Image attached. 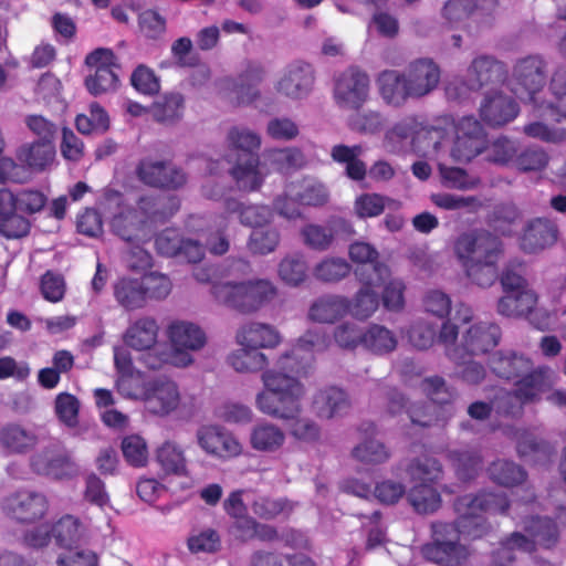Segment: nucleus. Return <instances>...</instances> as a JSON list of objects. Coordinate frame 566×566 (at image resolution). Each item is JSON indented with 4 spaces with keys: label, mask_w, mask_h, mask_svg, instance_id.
<instances>
[{
    "label": "nucleus",
    "mask_w": 566,
    "mask_h": 566,
    "mask_svg": "<svg viewBox=\"0 0 566 566\" xmlns=\"http://www.w3.org/2000/svg\"><path fill=\"white\" fill-rule=\"evenodd\" d=\"M501 338V329L494 323H476L463 336L462 349L470 355L484 354L495 347Z\"/></svg>",
    "instance_id": "32"
},
{
    "label": "nucleus",
    "mask_w": 566,
    "mask_h": 566,
    "mask_svg": "<svg viewBox=\"0 0 566 566\" xmlns=\"http://www.w3.org/2000/svg\"><path fill=\"white\" fill-rule=\"evenodd\" d=\"M168 347L150 353L145 365L150 369H159L165 365L186 368L195 363L192 353L201 350L207 344L205 331L196 323L187 319H172L165 327Z\"/></svg>",
    "instance_id": "3"
},
{
    "label": "nucleus",
    "mask_w": 566,
    "mask_h": 566,
    "mask_svg": "<svg viewBox=\"0 0 566 566\" xmlns=\"http://www.w3.org/2000/svg\"><path fill=\"white\" fill-rule=\"evenodd\" d=\"M305 163L304 154L295 147L273 148L263 153V165L280 172L302 168Z\"/></svg>",
    "instance_id": "44"
},
{
    "label": "nucleus",
    "mask_w": 566,
    "mask_h": 566,
    "mask_svg": "<svg viewBox=\"0 0 566 566\" xmlns=\"http://www.w3.org/2000/svg\"><path fill=\"white\" fill-rule=\"evenodd\" d=\"M363 345L376 354H387L397 347V338L385 326L374 324L364 333Z\"/></svg>",
    "instance_id": "52"
},
{
    "label": "nucleus",
    "mask_w": 566,
    "mask_h": 566,
    "mask_svg": "<svg viewBox=\"0 0 566 566\" xmlns=\"http://www.w3.org/2000/svg\"><path fill=\"white\" fill-rule=\"evenodd\" d=\"M489 367L499 378L511 380L530 371L532 361L514 352L497 350L490 356Z\"/></svg>",
    "instance_id": "33"
},
{
    "label": "nucleus",
    "mask_w": 566,
    "mask_h": 566,
    "mask_svg": "<svg viewBox=\"0 0 566 566\" xmlns=\"http://www.w3.org/2000/svg\"><path fill=\"white\" fill-rule=\"evenodd\" d=\"M265 70L259 63H248L239 76L238 99L242 104H250L260 96L258 85L264 80Z\"/></svg>",
    "instance_id": "47"
},
{
    "label": "nucleus",
    "mask_w": 566,
    "mask_h": 566,
    "mask_svg": "<svg viewBox=\"0 0 566 566\" xmlns=\"http://www.w3.org/2000/svg\"><path fill=\"white\" fill-rule=\"evenodd\" d=\"M114 364L119 374L116 381L118 391L125 397H137V394L130 388L135 379L133 378L134 366L129 352L124 348L115 347Z\"/></svg>",
    "instance_id": "54"
},
{
    "label": "nucleus",
    "mask_w": 566,
    "mask_h": 566,
    "mask_svg": "<svg viewBox=\"0 0 566 566\" xmlns=\"http://www.w3.org/2000/svg\"><path fill=\"white\" fill-rule=\"evenodd\" d=\"M516 151L514 143L506 137H500L489 145L480 122L472 116H462V161H470L485 153L488 161L506 166L514 164Z\"/></svg>",
    "instance_id": "7"
},
{
    "label": "nucleus",
    "mask_w": 566,
    "mask_h": 566,
    "mask_svg": "<svg viewBox=\"0 0 566 566\" xmlns=\"http://www.w3.org/2000/svg\"><path fill=\"white\" fill-rule=\"evenodd\" d=\"M385 125V118L377 111H363L352 114L347 119L349 129L366 134L374 135L379 133Z\"/></svg>",
    "instance_id": "61"
},
{
    "label": "nucleus",
    "mask_w": 566,
    "mask_h": 566,
    "mask_svg": "<svg viewBox=\"0 0 566 566\" xmlns=\"http://www.w3.org/2000/svg\"><path fill=\"white\" fill-rule=\"evenodd\" d=\"M537 305V295L531 289L505 292L497 302L499 314L506 317H522Z\"/></svg>",
    "instance_id": "40"
},
{
    "label": "nucleus",
    "mask_w": 566,
    "mask_h": 566,
    "mask_svg": "<svg viewBox=\"0 0 566 566\" xmlns=\"http://www.w3.org/2000/svg\"><path fill=\"white\" fill-rule=\"evenodd\" d=\"M4 514L21 523H32L44 516L46 497L36 491L23 489L6 496L1 502Z\"/></svg>",
    "instance_id": "18"
},
{
    "label": "nucleus",
    "mask_w": 566,
    "mask_h": 566,
    "mask_svg": "<svg viewBox=\"0 0 566 566\" xmlns=\"http://www.w3.org/2000/svg\"><path fill=\"white\" fill-rule=\"evenodd\" d=\"M369 94V76L356 67L345 70L335 78L333 97L339 108L358 111L368 101Z\"/></svg>",
    "instance_id": "14"
},
{
    "label": "nucleus",
    "mask_w": 566,
    "mask_h": 566,
    "mask_svg": "<svg viewBox=\"0 0 566 566\" xmlns=\"http://www.w3.org/2000/svg\"><path fill=\"white\" fill-rule=\"evenodd\" d=\"M227 361L238 373H263L269 366V358L263 352L245 346L232 350Z\"/></svg>",
    "instance_id": "42"
},
{
    "label": "nucleus",
    "mask_w": 566,
    "mask_h": 566,
    "mask_svg": "<svg viewBox=\"0 0 566 566\" xmlns=\"http://www.w3.org/2000/svg\"><path fill=\"white\" fill-rule=\"evenodd\" d=\"M516 451L521 458H531L534 461L548 459L554 452L549 442L530 432H523L517 438Z\"/></svg>",
    "instance_id": "55"
},
{
    "label": "nucleus",
    "mask_w": 566,
    "mask_h": 566,
    "mask_svg": "<svg viewBox=\"0 0 566 566\" xmlns=\"http://www.w3.org/2000/svg\"><path fill=\"white\" fill-rule=\"evenodd\" d=\"M520 113L516 101L501 92L485 96L480 106V116L491 127H501L512 122Z\"/></svg>",
    "instance_id": "25"
},
{
    "label": "nucleus",
    "mask_w": 566,
    "mask_h": 566,
    "mask_svg": "<svg viewBox=\"0 0 566 566\" xmlns=\"http://www.w3.org/2000/svg\"><path fill=\"white\" fill-rule=\"evenodd\" d=\"M513 78L516 85L514 88L515 94L521 99L535 103V95L546 84V62L539 55H528L520 59L514 65Z\"/></svg>",
    "instance_id": "17"
},
{
    "label": "nucleus",
    "mask_w": 566,
    "mask_h": 566,
    "mask_svg": "<svg viewBox=\"0 0 566 566\" xmlns=\"http://www.w3.org/2000/svg\"><path fill=\"white\" fill-rule=\"evenodd\" d=\"M196 441L205 453L217 459L228 460L243 453V446L238 437L220 424L200 426L196 431Z\"/></svg>",
    "instance_id": "15"
},
{
    "label": "nucleus",
    "mask_w": 566,
    "mask_h": 566,
    "mask_svg": "<svg viewBox=\"0 0 566 566\" xmlns=\"http://www.w3.org/2000/svg\"><path fill=\"white\" fill-rule=\"evenodd\" d=\"M350 402L347 394L335 386L324 387L313 397V409L321 419H332L347 412Z\"/></svg>",
    "instance_id": "29"
},
{
    "label": "nucleus",
    "mask_w": 566,
    "mask_h": 566,
    "mask_svg": "<svg viewBox=\"0 0 566 566\" xmlns=\"http://www.w3.org/2000/svg\"><path fill=\"white\" fill-rule=\"evenodd\" d=\"M391 199L375 192H366L356 197L353 210L357 218L367 219L380 216Z\"/></svg>",
    "instance_id": "56"
},
{
    "label": "nucleus",
    "mask_w": 566,
    "mask_h": 566,
    "mask_svg": "<svg viewBox=\"0 0 566 566\" xmlns=\"http://www.w3.org/2000/svg\"><path fill=\"white\" fill-rule=\"evenodd\" d=\"M488 474L492 482L504 488L517 486L527 479L523 467L504 459L493 461L488 468Z\"/></svg>",
    "instance_id": "43"
},
{
    "label": "nucleus",
    "mask_w": 566,
    "mask_h": 566,
    "mask_svg": "<svg viewBox=\"0 0 566 566\" xmlns=\"http://www.w3.org/2000/svg\"><path fill=\"white\" fill-rule=\"evenodd\" d=\"M422 390L430 397L431 401L426 405H413L408 409L412 423L421 427H430L444 422L451 412L446 403L452 398V392L440 377H431L421 381Z\"/></svg>",
    "instance_id": "12"
},
{
    "label": "nucleus",
    "mask_w": 566,
    "mask_h": 566,
    "mask_svg": "<svg viewBox=\"0 0 566 566\" xmlns=\"http://www.w3.org/2000/svg\"><path fill=\"white\" fill-rule=\"evenodd\" d=\"M434 539L422 548L423 556L440 566H458L460 562V527L457 523L433 526Z\"/></svg>",
    "instance_id": "16"
},
{
    "label": "nucleus",
    "mask_w": 566,
    "mask_h": 566,
    "mask_svg": "<svg viewBox=\"0 0 566 566\" xmlns=\"http://www.w3.org/2000/svg\"><path fill=\"white\" fill-rule=\"evenodd\" d=\"M468 73L474 76V80H469L467 84L470 90H478L491 83L502 82L506 75L504 64L486 55L476 57Z\"/></svg>",
    "instance_id": "36"
},
{
    "label": "nucleus",
    "mask_w": 566,
    "mask_h": 566,
    "mask_svg": "<svg viewBox=\"0 0 566 566\" xmlns=\"http://www.w3.org/2000/svg\"><path fill=\"white\" fill-rule=\"evenodd\" d=\"M361 287L349 300L348 313L356 319L365 321L371 317L379 307L375 286L380 285L389 276V268L386 264H376L373 268V274H368L365 269H357L355 272Z\"/></svg>",
    "instance_id": "13"
},
{
    "label": "nucleus",
    "mask_w": 566,
    "mask_h": 566,
    "mask_svg": "<svg viewBox=\"0 0 566 566\" xmlns=\"http://www.w3.org/2000/svg\"><path fill=\"white\" fill-rule=\"evenodd\" d=\"M465 512L462 513V537L475 539L485 535L489 524L484 514L505 515L510 509L509 496L503 492L480 491L472 497H462Z\"/></svg>",
    "instance_id": "8"
},
{
    "label": "nucleus",
    "mask_w": 566,
    "mask_h": 566,
    "mask_svg": "<svg viewBox=\"0 0 566 566\" xmlns=\"http://www.w3.org/2000/svg\"><path fill=\"white\" fill-rule=\"evenodd\" d=\"M307 262L303 254L292 253L284 256L279 263L277 274L290 286H298L307 277Z\"/></svg>",
    "instance_id": "50"
},
{
    "label": "nucleus",
    "mask_w": 566,
    "mask_h": 566,
    "mask_svg": "<svg viewBox=\"0 0 566 566\" xmlns=\"http://www.w3.org/2000/svg\"><path fill=\"white\" fill-rule=\"evenodd\" d=\"M52 532L56 543L66 551L81 538L83 530L78 518L65 515L57 521Z\"/></svg>",
    "instance_id": "60"
},
{
    "label": "nucleus",
    "mask_w": 566,
    "mask_h": 566,
    "mask_svg": "<svg viewBox=\"0 0 566 566\" xmlns=\"http://www.w3.org/2000/svg\"><path fill=\"white\" fill-rule=\"evenodd\" d=\"M101 206L106 212L116 211L112 218L113 231L127 242H136L128 251L127 262L134 270H145L151 265V255L144 250L139 243L150 239L151 229L148 222L157 219L158 214L167 216L161 211V200L153 198H142L138 202V210H132L124 207V200L120 192L114 189H105ZM178 209V202L174 200L168 214H172Z\"/></svg>",
    "instance_id": "2"
},
{
    "label": "nucleus",
    "mask_w": 566,
    "mask_h": 566,
    "mask_svg": "<svg viewBox=\"0 0 566 566\" xmlns=\"http://www.w3.org/2000/svg\"><path fill=\"white\" fill-rule=\"evenodd\" d=\"M314 83L313 66L303 61H295L280 73L274 88L280 95L293 101H300L311 94Z\"/></svg>",
    "instance_id": "19"
},
{
    "label": "nucleus",
    "mask_w": 566,
    "mask_h": 566,
    "mask_svg": "<svg viewBox=\"0 0 566 566\" xmlns=\"http://www.w3.org/2000/svg\"><path fill=\"white\" fill-rule=\"evenodd\" d=\"M549 90L556 98L547 105L549 116L557 123L566 120V67H559L554 72Z\"/></svg>",
    "instance_id": "51"
},
{
    "label": "nucleus",
    "mask_w": 566,
    "mask_h": 566,
    "mask_svg": "<svg viewBox=\"0 0 566 566\" xmlns=\"http://www.w3.org/2000/svg\"><path fill=\"white\" fill-rule=\"evenodd\" d=\"M286 441L284 430L274 422L262 419L254 423L249 432L251 449L262 453H274L282 449Z\"/></svg>",
    "instance_id": "28"
},
{
    "label": "nucleus",
    "mask_w": 566,
    "mask_h": 566,
    "mask_svg": "<svg viewBox=\"0 0 566 566\" xmlns=\"http://www.w3.org/2000/svg\"><path fill=\"white\" fill-rule=\"evenodd\" d=\"M262 166L264 165L256 157H249L244 161L238 160L230 174L240 190L255 191L263 185L266 176Z\"/></svg>",
    "instance_id": "39"
},
{
    "label": "nucleus",
    "mask_w": 566,
    "mask_h": 566,
    "mask_svg": "<svg viewBox=\"0 0 566 566\" xmlns=\"http://www.w3.org/2000/svg\"><path fill=\"white\" fill-rule=\"evenodd\" d=\"M349 310V300L343 295L326 294L313 301L307 316L319 324H333L343 318Z\"/></svg>",
    "instance_id": "30"
},
{
    "label": "nucleus",
    "mask_w": 566,
    "mask_h": 566,
    "mask_svg": "<svg viewBox=\"0 0 566 566\" xmlns=\"http://www.w3.org/2000/svg\"><path fill=\"white\" fill-rule=\"evenodd\" d=\"M114 296L118 304L128 311L142 308L147 302L142 280H118L114 285Z\"/></svg>",
    "instance_id": "46"
},
{
    "label": "nucleus",
    "mask_w": 566,
    "mask_h": 566,
    "mask_svg": "<svg viewBox=\"0 0 566 566\" xmlns=\"http://www.w3.org/2000/svg\"><path fill=\"white\" fill-rule=\"evenodd\" d=\"M210 294L219 305L252 314L272 302L277 295V289L268 279L239 281L230 274L229 277L214 282Z\"/></svg>",
    "instance_id": "4"
},
{
    "label": "nucleus",
    "mask_w": 566,
    "mask_h": 566,
    "mask_svg": "<svg viewBox=\"0 0 566 566\" xmlns=\"http://www.w3.org/2000/svg\"><path fill=\"white\" fill-rule=\"evenodd\" d=\"M154 459L165 475H189L186 451L176 441L166 440L160 443L154 452Z\"/></svg>",
    "instance_id": "31"
},
{
    "label": "nucleus",
    "mask_w": 566,
    "mask_h": 566,
    "mask_svg": "<svg viewBox=\"0 0 566 566\" xmlns=\"http://www.w3.org/2000/svg\"><path fill=\"white\" fill-rule=\"evenodd\" d=\"M328 346V338L318 329H310L295 345L279 356L273 367L261 374L263 388L255 395L254 406L263 415L290 421L302 413L306 394L300 375L313 359V354Z\"/></svg>",
    "instance_id": "1"
},
{
    "label": "nucleus",
    "mask_w": 566,
    "mask_h": 566,
    "mask_svg": "<svg viewBox=\"0 0 566 566\" xmlns=\"http://www.w3.org/2000/svg\"><path fill=\"white\" fill-rule=\"evenodd\" d=\"M35 472L53 479H63L72 473V464L67 458L52 455L49 452L36 454L31 460Z\"/></svg>",
    "instance_id": "48"
},
{
    "label": "nucleus",
    "mask_w": 566,
    "mask_h": 566,
    "mask_svg": "<svg viewBox=\"0 0 566 566\" xmlns=\"http://www.w3.org/2000/svg\"><path fill=\"white\" fill-rule=\"evenodd\" d=\"M500 281L504 292L530 289L525 262L517 259L509 261L502 271Z\"/></svg>",
    "instance_id": "63"
},
{
    "label": "nucleus",
    "mask_w": 566,
    "mask_h": 566,
    "mask_svg": "<svg viewBox=\"0 0 566 566\" xmlns=\"http://www.w3.org/2000/svg\"><path fill=\"white\" fill-rule=\"evenodd\" d=\"M350 272L349 263L342 258H325L313 269L316 280L334 283L345 279Z\"/></svg>",
    "instance_id": "57"
},
{
    "label": "nucleus",
    "mask_w": 566,
    "mask_h": 566,
    "mask_svg": "<svg viewBox=\"0 0 566 566\" xmlns=\"http://www.w3.org/2000/svg\"><path fill=\"white\" fill-rule=\"evenodd\" d=\"M75 125L82 134L104 133L109 127V118L98 104L93 103L90 106L88 114L77 115Z\"/></svg>",
    "instance_id": "58"
},
{
    "label": "nucleus",
    "mask_w": 566,
    "mask_h": 566,
    "mask_svg": "<svg viewBox=\"0 0 566 566\" xmlns=\"http://www.w3.org/2000/svg\"><path fill=\"white\" fill-rule=\"evenodd\" d=\"M549 161L547 153L541 147H526L520 153L516 151L514 166L523 172L542 171Z\"/></svg>",
    "instance_id": "64"
},
{
    "label": "nucleus",
    "mask_w": 566,
    "mask_h": 566,
    "mask_svg": "<svg viewBox=\"0 0 566 566\" xmlns=\"http://www.w3.org/2000/svg\"><path fill=\"white\" fill-rule=\"evenodd\" d=\"M410 98H421L433 92L440 82L439 65L429 57L412 61L403 72Z\"/></svg>",
    "instance_id": "20"
},
{
    "label": "nucleus",
    "mask_w": 566,
    "mask_h": 566,
    "mask_svg": "<svg viewBox=\"0 0 566 566\" xmlns=\"http://www.w3.org/2000/svg\"><path fill=\"white\" fill-rule=\"evenodd\" d=\"M524 530L532 538L520 532H513L501 542V551L506 553L505 557L510 562L514 559L511 552L515 549L532 553L536 544L544 548H553L559 541L557 523L551 517L531 516L524 521Z\"/></svg>",
    "instance_id": "11"
},
{
    "label": "nucleus",
    "mask_w": 566,
    "mask_h": 566,
    "mask_svg": "<svg viewBox=\"0 0 566 566\" xmlns=\"http://www.w3.org/2000/svg\"><path fill=\"white\" fill-rule=\"evenodd\" d=\"M436 160L442 185L458 188L460 181V145L455 137H443L434 144Z\"/></svg>",
    "instance_id": "24"
},
{
    "label": "nucleus",
    "mask_w": 566,
    "mask_h": 566,
    "mask_svg": "<svg viewBox=\"0 0 566 566\" xmlns=\"http://www.w3.org/2000/svg\"><path fill=\"white\" fill-rule=\"evenodd\" d=\"M557 227L548 218H535L527 222L521 237V248L527 253L541 251L557 240Z\"/></svg>",
    "instance_id": "27"
},
{
    "label": "nucleus",
    "mask_w": 566,
    "mask_h": 566,
    "mask_svg": "<svg viewBox=\"0 0 566 566\" xmlns=\"http://www.w3.org/2000/svg\"><path fill=\"white\" fill-rule=\"evenodd\" d=\"M55 146L50 142H35L21 146L17 159L32 171L50 169L55 161Z\"/></svg>",
    "instance_id": "35"
},
{
    "label": "nucleus",
    "mask_w": 566,
    "mask_h": 566,
    "mask_svg": "<svg viewBox=\"0 0 566 566\" xmlns=\"http://www.w3.org/2000/svg\"><path fill=\"white\" fill-rule=\"evenodd\" d=\"M184 114V98L178 93L160 96L151 107L153 117L163 124H175Z\"/></svg>",
    "instance_id": "49"
},
{
    "label": "nucleus",
    "mask_w": 566,
    "mask_h": 566,
    "mask_svg": "<svg viewBox=\"0 0 566 566\" xmlns=\"http://www.w3.org/2000/svg\"><path fill=\"white\" fill-rule=\"evenodd\" d=\"M304 244L316 251H326L334 241V230L329 226L306 224L301 230Z\"/></svg>",
    "instance_id": "62"
},
{
    "label": "nucleus",
    "mask_w": 566,
    "mask_h": 566,
    "mask_svg": "<svg viewBox=\"0 0 566 566\" xmlns=\"http://www.w3.org/2000/svg\"><path fill=\"white\" fill-rule=\"evenodd\" d=\"M139 179L154 187L179 188L186 184V175L169 163L144 159L137 167Z\"/></svg>",
    "instance_id": "23"
},
{
    "label": "nucleus",
    "mask_w": 566,
    "mask_h": 566,
    "mask_svg": "<svg viewBox=\"0 0 566 566\" xmlns=\"http://www.w3.org/2000/svg\"><path fill=\"white\" fill-rule=\"evenodd\" d=\"M252 512L262 520H272L292 512V504L282 497L258 496L251 504Z\"/></svg>",
    "instance_id": "59"
},
{
    "label": "nucleus",
    "mask_w": 566,
    "mask_h": 566,
    "mask_svg": "<svg viewBox=\"0 0 566 566\" xmlns=\"http://www.w3.org/2000/svg\"><path fill=\"white\" fill-rule=\"evenodd\" d=\"M465 254H462V266L468 279L481 286H491L496 277V263L502 253V242L489 231H475L473 234H462Z\"/></svg>",
    "instance_id": "5"
},
{
    "label": "nucleus",
    "mask_w": 566,
    "mask_h": 566,
    "mask_svg": "<svg viewBox=\"0 0 566 566\" xmlns=\"http://www.w3.org/2000/svg\"><path fill=\"white\" fill-rule=\"evenodd\" d=\"M226 144L231 151L253 155L260 149L262 137L247 126L235 125L228 129Z\"/></svg>",
    "instance_id": "45"
},
{
    "label": "nucleus",
    "mask_w": 566,
    "mask_h": 566,
    "mask_svg": "<svg viewBox=\"0 0 566 566\" xmlns=\"http://www.w3.org/2000/svg\"><path fill=\"white\" fill-rule=\"evenodd\" d=\"M287 193L295 195L301 205L314 207L325 205L329 198V192L325 185L312 177H305L289 184Z\"/></svg>",
    "instance_id": "41"
},
{
    "label": "nucleus",
    "mask_w": 566,
    "mask_h": 566,
    "mask_svg": "<svg viewBox=\"0 0 566 566\" xmlns=\"http://www.w3.org/2000/svg\"><path fill=\"white\" fill-rule=\"evenodd\" d=\"M406 471L412 481L420 482L408 493V500L413 509L424 514L438 510L440 495L430 483L438 481L442 475L439 462L430 457L419 458L412 460Z\"/></svg>",
    "instance_id": "9"
},
{
    "label": "nucleus",
    "mask_w": 566,
    "mask_h": 566,
    "mask_svg": "<svg viewBox=\"0 0 566 566\" xmlns=\"http://www.w3.org/2000/svg\"><path fill=\"white\" fill-rule=\"evenodd\" d=\"M516 388L503 394L496 400V410L504 416L516 417L523 406L539 400L541 395L551 388L549 369L539 367L517 378Z\"/></svg>",
    "instance_id": "10"
},
{
    "label": "nucleus",
    "mask_w": 566,
    "mask_h": 566,
    "mask_svg": "<svg viewBox=\"0 0 566 566\" xmlns=\"http://www.w3.org/2000/svg\"><path fill=\"white\" fill-rule=\"evenodd\" d=\"M144 403V409L149 415L165 418L172 413L189 415L195 409L192 398L181 395L178 385L166 377L149 379L143 384L140 390H133Z\"/></svg>",
    "instance_id": "6"
},
{
    "label": "nucleus",
    "mask_w": 566,
    "mask_h": 566,
    "mask_svg": "<svg viewBox=\"0 0 566 566\" xmlns=\"http://www.w3.org/2000/svg\"><path fill=\"white\" fill-rule=\"evenodd\" d=\"M159 337V324L153 316H140L134 319L126 328L123 340L125 345L137 352H147L144 357L159 352L161 347H156Z\"/></svg>",
    "instance_id": "21"
},
{
    "label": "nucleus",
    "mask_w": 566,
    "mask_h": 566,
    "mask_svg": "<svg viewBox=\"0 0 566 566\" xmlns=\"http://www.w3.org/2000/svg\"><path fill=\"white\" fill-rule=\"evenodd\" d=\"M40 441L39 434L20 424H7L0 430V448L8 454H23Z\"/></svg>",
    "instance_id": "34"
},
{
    "label": "nucleus",
    "mask_w": 566,
    "mask_h": 566,
    "mask_svg": "<svg viewBox=\"0 0 566 566\" xmlns=\"http://www.w3.org/2000/svg\"><path fill=\"white\" fill-rule=\"evenodd\" d=\"M224 208L229 214H238L240 222L250 228L259 229L268 224L273 218L269 206L243 203L237 199H227Z\"/></svg>",
    "instance_id": "38"
},
{
    "label": "nucleus",
    "mask_w": 566,
    "mask_h": 566,
    "mask_svg": "<svg viewBox=\"0 0 566 566\" xmlns=\"http://www.w3.org/2000/svg\"><path fill=\"white\" fill-rule=\"evenodd\" d=\"M376 84L381 98L388 105L400 106L410 98L403 72L384 71L378 75Z\"/></svg>",
    "instance_id": "37"
},
{
    "label": "nucleus",
    "mask_w": 566,
    "mask_h": 566,
    "mask_svg": "<svg viewBox=\"0 0 566 566\" xmlns=\"http://www.w3.org/2000/svg\"><path fill=\"white\" fill-rule=\"evenodd\" d=\"M17 211L15 193L0 189V233L8 239L24 237L30 231L29 220Z\"/></svg>",
    "instance_id": "26"
},
{
    "label": "nucleus",
    "mask_w": 566,
    "mask_h": 566,
    "mask_svg": "<svg viewBox=\"0 0 566 566\" xmlns=\"http://www.w3.org/2000/svg\"><path fill=\"white\" fill-rule=\"evenodd\" d=\"M234 340L238 346L258 349H272L282 342V336L276 327L271 324L248 321L235 331Z\"/></svg>",
    "instance_id": "22"
},
{
    "label": "nucleus",
    "mask_w": 566,
    "mask_h": 566,
    "mask_svg": "<svg viewBox=\"0 0 566 566\" xmlns=\"http://www.w3.org/2000/svg\"><path fill=\"white\" fill-rule=\"evenodd\" d=\"M352 455L363 464L377 465L387 462L390 458V452L381 441L366 439L353 449Z\"/></svg>",
    "instance_id": "53"
}]
</instances>
